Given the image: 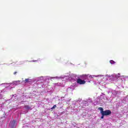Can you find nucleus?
<instances>
[{"instance_id":"1","label":"nucleus","mask_w":128,"mask_h":128,"mask_svg":"<svg viewBox=\"0 0 128 128\" xmlns=\"http://www.w3.org/2000/svg\"><path fill=\"white\" fill-rule=\"evenodd\" d=\"M98 110H100V114H105L106 112H110L112 111H110V110H106L105 111H104V108L102 107H100L98 108Z\"/></svg>"},{"instance_id":"2","label":"nucleus","mask_w":128,"mask_h":128,"mask_svg":"<svg viewBox=\"0 0 128 128\" xmlns=\"http://www.w3.org/2000/svg\"><path fill=\"white\" fill-rule=\"evenodd\" d=\"M76 82L77 84H86V81H84V80H82L80 78L77 80Z\"/></svg>"},{"instance_id":"3","label":"nucleus","mask_w":128,"mask_h":128,"mask_svg":"<svg viewBox=\"0 0 128 128\" xmlns=\"http://www.w3.org/2000/svg\"><path fill=\"white\" fill-rule=\"evenodd\" d=\"M102 114L101 118L102 119V118H104V116H110V115L112 114V112H107L106 113H102V114Z\"/></svg>"},{"instance_id":"4","label":"nucleus","mask_w":128,"mask_h":128,"mask_svg":"<svg viewBox=\"0 0 128 128\" xmlns=\"http://www.w3.org/2000/svg\"><path fill=\"white\" fill-rule=\"evenodd\" d=\"M16 120H13L12 121H10V126L12 128H16Z\"/></svg>"},{"instance_id":"5","label":"nucleus","mask_w":128,"mask_h":128,"mask_svg":"<svg viewBox=\"0 0 128 128\" xmlns=\"http://www.w3.org/2000/svg\"><path fill=\"white\" fill-rule=\"evenodd\" d=\"M110 62L111 64H116V62L112 60H110Z\"/></svg>"},{"instance_id":"6","label":"nucleus","mask_w":128,"mask_h":128,"mask_svg":"<svg viewBox=\"0 0 128 128\" xmlns=\"http://www.w3.org/2000/svg\"><path fill=\"white\" fill-rule=\"evenodd\" d=\"M30 80V78H26L24 80L25 82H28V81Z\"/></svg>"},{"instance_id":"7","label":"nucleus","mask_w":128,"mask_h":128,"mask_svg":"<svg viewBox=\"0 0 128 128\" xmlns=\"http://www.w3.org/2000/svg\"><path fill=\"white\" fill-rule=\"evenodd\" d=\"M56 108V105H54L52 108L51 110H54V108Z\"/></svg>"},{"instance_id":"8","label":"nucleus","mask_w":128,"mask_h":128,"mask_svg":"<svg viewBox=\"0 0 128 128\" xmlns=\"http://www.w3.org/2000/svg\"><path fill=\"white\" fill-rule=\"evenodd\" d=\"M120 74H118V75L116 76V78H120Z\"/></svg>"},{"instance_id":"9","label":"nucleus","mask_w":128,"mask_h":128,"mask_svg":"<svg viewBox=\"0 0 128 128\" xmlns=\"http://www.w3.org/2000/svg\"><path fill=\"white\" fill-rule=\"evenodd\" d=\"M83 76L85 77V79L88 78V76L87 75H83Z\"/></svg>"},{"instance_id":"10","label":"nucleus","mask_w":128,"mask_h":128,"mask_svg":"<svg viewBox=\"0 0 128 128\" xmlns=\"http://www.w3.org/2000/svg\"><path fill=\"white\" fill-rule=\"evenodd\" d=\"M18 74V72H14V74Z\"/></svg>"}]
</instances>
